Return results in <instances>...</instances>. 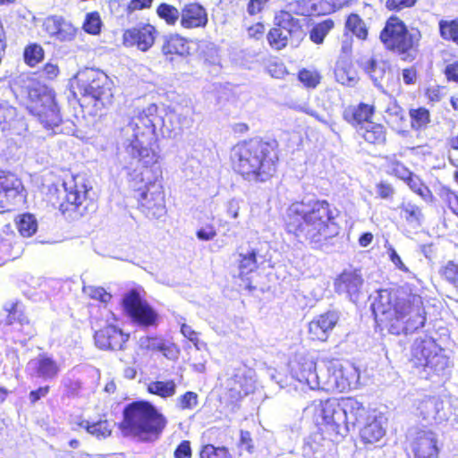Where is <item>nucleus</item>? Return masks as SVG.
<instances>
[{"label": "nucleus", "instance_id": "bf43d9fd", "mask_svg": "<svg viewBox=\"0 0 458 458\" xmlns=\"http://www.w3.org/2000/svg\"><path fill=\"white\" fill-rule=\"evenodd\" d=\"M40 76L45 81H54L60 74V68L57 64L47 62L46 63L39 71Z\"/></svg>", "mask_w": 458, "mask_h": 458}, {"label": "nucleus", "instance_id": "052dcab7", "mask_svg": "<svg viewBox=\"0 0 458 458\" xmlns=\"http://www.w3.org/2000/svg\"><path fill=\"white\" fill-rule=\"evenodd\" d=\"M402 77L405 85H414L419 80L417 64L403 68L402 70Z\"/></svg>", "mask_w": 458, "mask_h": 458}, {"label": "nucleus", "instance_id": "58836bf2", "mask_svg": "<svg viewBox=\"0 0 458 458\" xmlns=\"http://www.w3.org/2000/svg\"><path fill=\"white\" fill-rule=\"evenodd\" d=\"M78 425L85 430L97 437L98 439L107 438L112 435V427L107 420H100L97 422L89 423V421L82 420Z\"/></svg>", "mask_w": 458, "mask_h": 458}, {"label": "nucleus", "instance_id": "412c9836", "mask_svg": "<svg viewBox=\"0 0 458 458\" xmlns=\"http://www.w3.org/2000/svg\"><path fill=\"white\" fill-rule=\"evenodd\" d=\"M208 23L207 9L199 3L185 4L181 9L180 26L184 30L204 29Z\"/></svg>", "mask_w": 458, "mask_h": 458}, {"label": "nucleus", "instance_id": "a878e982", "mask_svg": "<svg viewBox=\"0 0 458 458\" xmlns=\"http://www.w3.org/2000/svg\"><path fill=\"white\" fill-rule=\"evenodd\" d=\"M386 435V428L377 415L372 414L359 429V438L365 447L378 443Z\"/></svg>", "mask_w": 458, "mask_h": 458}, {"label": "nucleus", "instance_id": "774afa93", "mask_svg": "<svg viewBox=\"0 0 458 458\" xmlns=\"http://www.w3.org/2000/svg\"><path fill=\"white\" fill-rule=\"evenodd\" d=\"M443 72L448 81L458 83V59L447 64Z\"/></svg>", "mask_w": 458, "mask_h": 458}, {"label": "nucleus", "instance_id": "37998d69", "mask_svg": "<svg viewBox=\"0 0 458 458\" xmlns=\"http://www.w3.org/2000/svg\"><path fill=\"white\" fill-rule=\"evenodd\" d=\"M437 195L445 208L458 216V191L449 186L443 185L439 188Z\"/></svg>", "mask_w": 458, "mask_h": 458}, {"label": "nucleus", "instance_id": "473e14b6", "mask_svg": "<svg viewBox=\"0 0 458 458\" xmlns=\"http://www.w3.org/2000/svg\"><path fill=\"white\" fill-rule=\"evenodd\" d=\"M408 115L411 128L415 131H425L432 123L431 113L425 106L409 108Z\"/></svg>", "mask_w": 458, "mask_h": 458}, {"label": "nucleus", "instance_id": "bb28decb", "mask_svg": "<svg viewBox=\"0 0 458 458\" xmlns=\"http://www.w3.org/2000/svg\"><path fill=\"white\" fill-rule=\"evenodd\" d=\"M343 414H344L343 425L346 426L349 429L350 426L355 427L372 415L363 403L353 397H343Z\"/></svg>", "mask_w": 458, "mask_h": 458}, {"label": "nucleus", "instance_id": "2eb2a0df", "mask_svg": "<svg viewBox=\"0 0 458 458\" xmlns=\"http://www.w3.org/2000/svg\"><path fill=\"white\" fill-rule=\"evenodd\" d=\"M25 198V187L18 174L0 169V214L15 210Z\"/></svg>", "mask_w": 458, "mask_h": 458}, {"label": "nucleus", "instance_id": "603ef678", "mask_svg": "<svg viewBox=\"0 0 458 458\" xmlns=\"http://www.w3.org/2000/svg\"><path fill=\"white\" fill-rule=\"evenodd\" d=\"M102 21L98 11L88 13L82 23L83 30L90 35H98L101 31Z\"/></svg>", "mask_w": 458, "mask_h": 458}, {"label": "nucleus", "instance_id": "2f4dec72", "mask_svg": "<svg viewBox=\"0 0 458 458\" xmlns=\"http://www.w3.org/2000/svg\"><path fill=\"white\" fill-rule=\"evenodd\" d=\"M253 380L245 373H235L232 377V386L229 395L232 399L239 401L253 392Z\"/></svg>", "mask_w": 458, "mask_h": 458}, {"label": "nucleus", "instance_id": "6e6d98bb", "mask_svg": "<svg viewBox=\"0 0 458 458\" xmlns=\"http://www.w3.org/2000/svg\"><path fill=\"white\" fill-rule=\"evenodd\" d=\"M89 297L103 304H107L112 300V294L102 286H89L87 290Z\"/></svg>", "mask_w": 458, "mask_h": 458}, {"label": "nucleus", "instance_id": "f03ea898", "mask_svg": "<svg viewBox=\"0 0 458 458\" xmlns=\"http://www.w3.org/2000/svg\"><path fill=\"white\" fill-rule=\"evenodd\" d=\"M281 161L275 139L252 137L235 143L230 151L232 170L246 181L267 182L276 176Z\"/></svg>", "mask_w": 458, "mask_h": 458}, {"label": "nucleus", "instance_id": "864d4df0", "mask_svg": "<svg viewBox=\"0 0 458 458\" xmlns=\"http://www.w3.org/2000/svg\"><path fill=\"white\" fill-rule=\"evenodd\" d=\"M199 403V395L193 391H187L177 399V406L182 411H189Z\"/></svg>", "mask_w": 458, "mask_h": 458}, {"label": "nucleus", "instance_id": "680f3d73", "mask_svg": "<svg viewBox=\"0 0 458 458\" xmlns=\"http://www.w3.org/2000/svg\"><path fill=\"white\" fill-rule=\"evenodd\" d=\"M353 51V37L347 36L344 32V37L340 42V57L341 60L348 59Z\"/></svg>", "mask_w": 458, "mask_h": 458}, {"label": "nucleus", "instance_id": "8fccbe9b", "mask_svg": "<svg viewBox=\"0 0 458 458\" xmlns=\"http://www.w3.org/2000/svg\"><path fill=\"white\" fill-rule=\"evenodd\" d=\"M153 3L154 0H129V2L123 6L121 17L131 20L136 13L150 9Z\"/></svg>", "mask_w": 458, "mask_h": 458}, {"label": "nucleus", "instance_id": "72a5a7b5", "mask_svg": "<svg viewBox=\"0 0 458 458\" xmlns=\"http://www.w3.org/2000/svg\"><path fill=\"white\" fill-rule=\"evenodd\" d=\"M335 28V21L333 18H326L314 23L309 31V38L315 45H322Z\"/></svg>", "mask_w": 458, "mask_h": 458}, {"label": "nucleus", "instance_id": "13d9d810", "mask_svg": "<svg viewBox=\"0 0 458 458\" xmlns=\"http://www.w3.org/2000/svg\"><path fill=\"white\" fill-rule=\"evenodd\" d=\"M289 11L299 16L310 15V0H293L288 4Z\"/></svg>", "mask_w": 458, "mask_h": 458}, {"label": "nucleus", "instance_id": "ea45409f", "mask_svg": "<svg viewBox=\"0 0 458 458\" xmlns=\"http://www.w3.org/2000/svg\"><path fill=\"white\" fill-rule=\"evenodd\" d=\"M440 37L458 46V17L454 19H442L438 21Z\"/></svg>", "mask_w": 458, "mask_h": 458}, {"label": "nucleus", "instance_id": "69168bd1", "mask_svg": "<svg viewBox=\"0 0 458 458\" xmlns=\"http://www.w3.org/2000/svg\"><path fill=\"white\" fill-rule=\"evenodd\" d=\"M248 38L260 40L265 35V25L261 21L255 22L247 28Z\"/></svg>", "mask_w": 458, "mask_h": 458}, {"label": "nucleus", "instance_id": "338daca9", "mask_svg": "<svg viewBox=\"0 0 458 458\" xmlns=\"http://www.w3.org/2000/svg\"><path fill=\"white\" fill-rule=\"evenodd\" d=\"M81 384L78 380H68L64 384V394L68 398H73L79 395Z\"/></svg>", "mask_w": 458, "mask_h": 458}, {"label": "nucleus", "instance_id": "f257e3e1", "mask_svg": "<svg viewBox=\"0 0 458 458\" xmlns=\"http://www.w3.org/2000/svg\"><path fill=\"white\" fill-rule=\"evenodd\" d=\"M337 210L327 199H310L292 201L284 216L285 233L297 242L321 250L341 230Z\"/></svg>", "mask_w": 458, "mask_h": 458}, {"label": "nucleus", "instance_id": "6ab92c4d", "mask_svg": "<svg viewBox=\"0 0 458 458\" xmlns=\"http://www.w3.org/2000/svg\"><path fill=\"white\" fill-rule=\"evenodd\" d=\"M364 280L358 268L344 269L335 279L334 287L338 294H346L351 300L356 299L361 292Z\"/></svg>", "mask_w": 458, "mask_h": 458}, {"label": "nucleus", "instance_id": "49530a36", "mask_svg": "<svg viewBox=\"0 0 458 458\" xmlns=\"http://www.w3.org/2000/svg\"><path fill=\"white\" fill-rule=\"evenodd\" d=\"M399 208L402 216L408 224L420 225L423 217L420 207L411 202H403Z\"/></svg>", "mask_w": 458, "mask_h": 458}, {"label": "nucleus", "instance_id": "7ed1b4c3", "mask_svg": "<svg viewBox=\"0 0 458 458\" xmlns=\"http://www.w3.org/2000/svg\"><path fill=\"white\" fill-rule=\"evenodd\" d=\"M372 311L377 323L394 335L413 333L426 323L421 297L394 289H380Z\"/></svg>", "mask_w": 458, "mask_h": 458}, {"label": "nucleus", "instance_id": "e2e57ef3", "mask_svg": "<svg viewBox=\"0 0 458 458\" xmlns=\"http://www.w3.org/2000/svg\"><path fill=\"white\" fill-rule=\"evenodd\" d=\"M376 189L377 197L383 199H390L394 194V186L386 181H380L377 182L376 184Z\"/></svg>", "mask_w": 458, "mask_h": 458}, {"label": "nucleus", "instance_id": "ddd939ff", "mask_svg": "<svg viewBox=\"0 0 458 458\" xmlns=\"http://www.w3.org/2000/svg\"><path fill=\"white\" fill-rule=\"evenodd\" d=\"M152 180L135 190L137 208L149 220H157L166 215L165 193L161 183L162 174L151 173Z\"/></svg>", "mask_w": 458, "mask_h": 458}, {"label": "nucleus", "instance_id": "0e129e2a", "mask_svg": "<svg viewBox=\"0 0 458 458\" xmlns=\"http://www.w3.org/2000/svg\"><path fill=\"white\" fill-rule=\"evenodd\" d=\"M174 458H192V449L189 440H182L175 447Z\"/></svg>", "mask_w": 458, "mask_h": 458}, {"label": "nucleus", "instance_id": "9b49d317", "mask_svg": "<svg viewBox=\"0 0 458 458\" xmlns=\"http://www.w3.org/2000/svg\"><path fill=\"white\" fill-rule=\"evenodd\" d=\"M304 31L301 21L290 12L280 10L274 18V26L266 34L269 47L281 51L287 47H297L302 40Z\"/></svg>", "mask_w": 458, "mask_h": 458}, {"label": "nucleus", "instance_id": "cd10ccee", "mask_svg": "<svg viewBox=\"0 0 458 458\" xmlns=\"http://www.w3.org/2000/svg\"><path fill=\"white\" fill-rule=\"evenodd\" d=\"M258 268V250H250L247 253H240L238 259V277L244 282V288L250 292L256 289L252 285L249 275L255 272Z\"/></svg>", "mask_w": 458, "mask_h": 458}, {"label": "nucleus", "instance_id": "20e7f679", "mask_svg": "<svg viewBox=\"0 0 458 458\" xmlns=\"http://www.w3.org/2000/svg\"><path fill=\"white\" fill-rule=\"evenodd\" d=\"M157 117V105L149 104L133 115L128 123L132 133L127 140L125 150L131 159L140 165L141 176H144V172L161 175L158 137L155 124ZM144 180L142 177L141 181Z\"/></svg>", "mask_w": 458, "mask_h": 458}, {"label": "nucleus", "instance_id": "e433bc0d", "mask_svg": "<svg viewBox=\"0 0 458 458\" xmlns=\"http://www.w3.org/2000/svg\"><path fill=\"white\" fill-rule=\"evenodd\" d=\"M147 392L163 399L170 398L176 394V384L173 379L151 381L147 385Z\"/></svg>", "mask_w": 458, "mask_h": 458}, {"label": "nucleus", "instance_id": "f8f14e48", "mask_svg": "<svg viewBox=\"0 0 458 458\" xmlns=\"http://www.w3.org/2000/svg\"><path fill=\"white\" fill-rule=\"evenodd\" d=\"M121 307L124 315L140 327H157L159 324L160 316L146 300V292L141 286L124 293L121 299Z\"/></svg>", "mask_w": 458, "mask_h": 458}, {"label": "nucleus", "instance_id": "7c9ffc66", "mask_svg": "<svg viewBox=\"0 0 458 458\" xmlns=\"http://www.w3.org/2000/svg\"><path fill=\"white\" fill-rule=\"evenodd\" d=\"M336 81L342 85L353 87L359 81V74L353 63L349 60H338L335 68Z\"/></svg>", "mask_w": 458, "mask_h": 458}, {"label": "nucleus", "instance_id": "4be33fe9", "mask_svg": "<svg viewBox=\"0 0 458 458\" xmlns=\"http://www.w3.org/2000/svg\"><path fill=\"white\" fill-rule=\"evenodd\" d=\"M375 114V105L360 102L357 105H350L345 107L343 112V119L352 128L361 130L365 123H371Z\"/></svg>", "mask_w": 458, "mask_h": 458}, {"label": "nucleus", "instance_id": "3c124183", "mask_svg": "<svg viewBox=\"0 0 458 458\" xmlns=\"http://www.w3.org/2000/svg\"><path fill=\"white\" fill-rule=\"evenodd\" d=\"M386 165L387 167V174L398 179L403 178L408 174L410 169L400 160L396 158L395 155L385 157Z\"/></svg>", "mask_w": 458, "mask_h": 458}, {"label": "nucleus", "instance_id": "f704fd0d", "mask_svg": "<svg viewBox=\"0 0 458 458\" xmlns=\"http://www.w3.org/2000/svg\"><path fill=\"white\" fill-rule=\"evenodd\" d=\"M360 133L362 139L371 145H384L386 142L387 131L382 123H371L363 128Z\"/></svg>", "mask_w": 458, "mask_h": 458}, {"label": "nucleus", "instance_id": "79ce46f5", "mask_svg": "<svg viewBox=\"0 0 458 458\" xmlns=\"http://www.w3.org/2000/svg\"><path fill=\"white\" fill-rule=\"evenodd\" d=\"M18 232L23 237L32 236L38 229V221L32 214L23 213L15 218Z\"/></svg>", "mask_w": 458, "mask_h": 458}, {"label": "nucleus", "instance_id": "1a4fd4ad", "mask_svg": "<svg viewBox=\"0 0 458 458\" xmlns=\"http://www.w3.org/2000/svg\"><path fill=\"white\" fill-rule=\"evenodd\" d=\"M26 108L46 130L55 131L63 122L56 93L46 84L28 88Z\"/></svg>", "mask_w": 458, "mask_h": 458}, {"label": "nucleus", "instance_id": "c9c22d12", "mask_svg": "<svg viewBox=\"0 0 458 458\" xmlns=\"http://www.w3.org/2000/svg\"><path fill=\"white\" fill-rule=\"evenodd\" d=\"M22 58L27 66L34 68L43 62L45 50L39 43L30 42L23 48Z\"/></svg>", "mask_w": 458, "mask_h": 458}, {"label": "nucleus", "instance_id": "5fc2aeb1", "mask_svg": "<svg viewBox=\"0 0 458 458\" xmlns=\"http://www.w3.org/2000/svg\"><path fill=\"white\" fill-rule=\"evenodd\" d=\"M310 15L325 16L334 13L329 0H310Z\"/></svg>", "mask_w": 458, "mask_h": 458}, {"label": "nucleus", "instance_id": "de8ad7c7", "mask_svg": "<svg viewBox=\"0 0 458 458\" xmlns=\"http://www.w3.org/2000/svg\"><path fill=\"white\" fill-rule=\"evenodd\" d=\"M298 80L307 89L317 88L322 80L320 72L317 69L302 68L298 72Z\"/></svg>", "mask_w": 458, "mask_h": 458}, {"label": "nucleus", "instance_id": "c03bdc74", "mask_svg": "<svg viewBox=\"0 0 458 458\" xmlns=\"http://www.w3.org/2000/svg\"><path fill=\"white\" fill-rule=\"evenodd\" d=\"M438 274L444 282L458 293V261H447L440 267Z\"/></svg>", "mask_w": 458, "mask_h": 458}, {"label": "nucleus", "instance_id": "c756f323", "mask_svg": "<svg viewBox=\"0 0 458 458\" xmlns=\"http://www.w3.org/2000/svg\"><path fill=\"white\" fill-rule=\"evenodd\" d=\"M344 32L350 33L358 40L366 41L369 38V29L366 21L357 13H351L346 15L344 21Z\"/></svg>", "mask_w": 458, "mask_h": 458}, {"label": "nucleus", "instance_id": "393cba45", "mask_svg": "<svg viewBox=\"0 0 458 458\" xmlns=\"http://www.w3.org/2000/svg\"><path fill=\"white\" fill-rule=\"evenodd\" d=\"M161 53L169 61L186 57L191 54L190 40L178 33L168 34L163 38Z\"/></svg>", "mask_w": 458, "mask_h": 458}, {"label": "nucleus", "instance_id": "a19ab883", "mask_svg": "<svg viewBox=\"0 0 458 458\" xmlns=\"http://www.w3.org/2000/svg\"><path fill=\"white\" fill-rule=\"evenodd\" d=\"M410 187V189L424 199H432L433 194L430 189L423 183L419 176L415 175L411 170L408 174L401 179Z\"/></svg>", "mask_w": 458, "mask_h": 458}, {"label": "nucleus", "instance_id": "4c0bfd02", "mask_svg": "<svg viewBox=\"0 0 458 458\" xmlns=\"http://www.w3.org/2000/svg\"><path fill=\"white\" fill-rule=\"evenodd\" d=\"M4 310L7 313L5 318L6 325L12 326L16 323L20 325L30 324V319L25 313L24 307L21 305V301H15L10 303L9 306L4 308Z\"/></svg>", "mask_w": 458, "mask_h": 458}, {"label": "nucleus", "instance_id": "0eeeda50", "mask_svg": "<svg viewBox=\"0 0 458 458\" xmlns=\"http://www.w3.org/2000/svg\"><path fill=\"white\" fill-rule=\"evenodd\" d=\"M89 189L82 180L72 176L61 184H51L46 192V201L64 216L79 218L97 208V204L88 196Z\"/></svg>", "mask_w": 458, "mask_h": 458}, {"label": "nucleus", "instance_id": "4d7b16f0", "mask_svg": "<svg viewBox=\"0 0 458 458\" xmlns=\"http://www.w3.org/2000/svg\"><path fill=\"white\" fill-rule=\"evenodd\" d=\"M266 70L271 77L276 79H283L286 74H288V71L284 64L279 59L269 62Z\"/></svg>", "mask_w": 458, "mask_h": 458}, {"label": "nucleus", "instance_id": "6e6552de", "mask_svg": "<svg viewBox=\"0 0 458 458\" xmlns=\"http://www.w3.org/2000/svg\"><path fill=\"white\" fill-rule=\"evenodd\" d=\"M379 40L386 50L411 62L420 52L422 33L419 28H409L399 16L392 14L379 32Z\"/></svg>", "mask_w": 458, "mask_h": 458}, {"label": "nucleus", "instance_id": "09e8293b", "mask_svg": "<svg viewBox=\"0 0 458 458\" xmlns=\"http://www.w3.org/2000/svg\"><path fill=\"white\" fill-rule=\"evenodd\" d=\"M199 458H233V455L226 446L203 444L199 450Z\"/></svg>", "mask_w": 458, "mask_h": 458}, {"label": "nucleus", "instance_id": "dca6fc26", "mask_svg": "<svg viewBox=\"0 0 458 458\" xmlns=\"http://www.w3.org/2000/svg\"><path fill=\"white\" fill-rule=\"evenodd\" d=\"M157 33L156 27L151 23H141L123 31V44L127 47H136L146 52L155 44Z\"/></svg>", "mask_w": 458, "mask_h": 458}, {"label": "nucleus", "instance_id": "f3484780", "mask_svg": "<svg viewBox=\"0 0 458 458\" xmlns=\"http://www.w3.org/2000/svg\"><path fill=\"white\" fill-rule=\"evenodd\" d=\"M414 458H438L440 446L437 434L431 429H420L411 442Z\"/></svg>", "mask_w": 458, "mask_h": 458}, {"label": "nucleus", "instance_id": "9d476101", "mask_svg": "<svg viewBox=\"0 0 458 458\" xmlns=\"http://www.w3.org/2000/svg\"><path fill=\"white\" fill-rule=\"evenodd\" d=\"M343 412V397L319 401L316 414L321 418L322 422L317 424L316 435L320 440L338 444L345 438L349 428L343 425V417H344Z\"/></svg>", "mask_w": 458, "mask_h": 458}, {"label": "nucleus", "instance_id": "aec40b11", "mask_svg": "<svg viewBox=\"0 0 458 458\" xmlns=\"http://www.w3.org/2000/svg\"><path fill=\"white\" fill-rule=\"evenodd\" d=\"M96 345L101 350H122L127 341L129 335L114 325H106L97 330L94 334Z\"/></svg>", "mask_w": 458, "mask_h": 458}, {"label": "nucleus", "instance_id": "5701e85b", "mask_svg": "<svg viewBox=\"0 0 458 458\" xmlns=\"http://www.w3.org/2000/svg\"><path fill=\"white\" fill-rule=\"evenodd\" d=\"M45 30L48 35L61 42L72 41L79 29L71 22L60 16L53 15L46 19L44 22Z\"/></svg>", "mask_w": 458, "mask_h": 458}, {"label": "nucleus", "instance_id": "39448f33", "mask_svg": "<svg viewBox=\"0 0 458 458\" xmlns=\"http://www.w3.org/2000/svg\"><path fill=\"white\" fill-rule=\"evenodd\" d=\"M114 82L98 69L79 71L70 81V89L82 111L89 115H101L114 103Z\"/></svg>", "mask_w": 458, "mask_h": 458}, {"label": "nucleus", "instance_id": "b1692460", "mask_svg": "<svg viewBox=\"0 0 458 458\" xmlns=\"http://www.w3.org/2000/svg\"><path fill=\"white\" fill-rule=\"evenodd\" d=\"M139 348L147 352H161L169 360H176L180 350L175 344L167 342L157 335H147L139 340Z\"/></svg>", "mask_w": 458, "mask_h": 458}, {"label": "nucleus", "instance_id": "a18cd8bd", "mask_svg": "<svg viewBox=\"0 0 458 458\" xmlns=\"http://www.w3.org/2000/svg\"><path fill=\"white\" fill-rule=\"evenodd\" d=\"M157 15L168 26H174L181 20V11L167 3H161L157 6Z\"/></svg>", "mask_w": 458, "mask_h": 458}, {"label": "nucleus", "instance_id": "a211bd4d", "mask_svg": "<svg viewBox=\"0 0 458 458\" xmlns=\"http://www.w3.org/2000/svg\"><path fill=\"white\" fill-rule=\"evenodd\" d=\"M339 321L337 311L327 310L314 317L308 324V335L310 341L326 342Z\"/></svg>", "mask_w": 458, "mask_h": 458}, {"label": "nucleus", "instance_id": "4468645a", "mask_svg": "<svg viewBox=\"0 0 458 458\" xmlns=\"http://www.w3.org/2000/svg\"><path fill=\"white\" fill-rule=\"evenodd\" d=\"M441 348L430 336H420L414 339L410 348L409 362L412 368L425 371L428 369L437 370L442 364Z\"/></svg>", "mask_w": 458, "mask_h": 458}, {"label": "nucleus", "instance_id": "423d86ee", "mask_svg": "<svg viewBox=\"0 0 458 458\" xmlns=\"http://www.w3.org/2000/svg\"><path fill=\"white\" fill-rule=\"evenodd\" d=\"M167 424V418L153 403L137 400L123 407L118 428L125 437L152 443L161 437Z\"/></svg>", "mask_w": 458, "mask_h": 458}, {"label": "nucleus", "instance_id": "c85d7f7f", "mask_svg": "<svg viewBox=\"0 0 458 458\" xmlns=\"http://www.w3.org/2000/svg\"><path fill=\"white\" fill-rule=\"evenodd\" d=\"M34 369L36 376L45 380L56 378L61 370L58 361L47 353L38 355L35 361Z\"/></svg>", "mask_w": 458, "mask_h": 458}]
</instances>
